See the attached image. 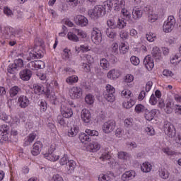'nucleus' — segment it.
Here are the masks:
<instances>
[{
  "instance_id": "obj_45",
  "label": "nucleus",
  "mask_w": 181,
  "mask_h": 181,
  "mask_svg": "<svg viewBox=\"0 0 181 181\" xmlns=\"http://www.w3.org/2000/svg\"><path fill=\"white\" fill-rule=\"evenodd\" d=\"M135 105V100L130 99L129 101L124 102L123 107L127 110H129V108H132Z\"/></svg>"
},
{
  "instance_id": "obj_61",
  "label": "nucleus",
  "mask_w": 181,
  "mask_h": 181,
  "mask_svg": "<svg viewBox=\"0 0 181 181\" xmlns=\"http://www.w3.org/2000/svg\"><path fill=\"white\" fill-rule=\"evenodd\" d=\"M40 110L42 112H45L47 110V103H46L45 100H42L40 102Z\"/></svg>"
},
{
  "instance_id": "obj_42",
  "label": "nucleus",
  "mask_w": 181,
  "mask_h": 181,
  "mask_svg": "<svg viewBox=\"0 0 181 181\" xmlns=\"http://www.w3.org/2000/svg\"><path fill=\"white\" fill-rule=\"evenodd\" d=\"M121 13L123 15L124 19L126 21H132L131 18V12H129V11H128L127 8H122Z\"/></svg>"
},
{
  "instance_id": "obj_58",
  "label": "nucleus",
  "mask_w": 181,
  "mask_h": 181,
  "mask_svg": "<svg viewBox=\"0 0 181 181\" xmlns=\"http://www.w3.org/2000/svg\"><path fill=\"white\" fill-rule=\"evenodd\" d=\"M131 95H132V93L129 90L125 89L122 91V97H125V98H130Z\"/></svg>"
},
{
  "instance_id": "obj_59",
  "label": "nucleus",
  "mask_w": 181,
  "mask_h": 181,
  "mask_svg": "<svg viewBox=\"0 0 181 181\" xmlns=\"http://www.w3.org/2000/svg\"><path fill=\"white\" fill-rule=\"evenodd\" d=\"M130 62L132 64H134V66H138V64H139V63H140L139 58H138L137 57H135V56H132L130 58Z\"/></svg>"
},
{
  "instance_id": "obj_22",
  "label": "nucleus",
  "mask_w": 181,
  "mask_h": 181,
  "mask_svg": "<svg viewBox=\"0 0 181 181\" xmlns=\"http://www.w3.org/2000/svg\"><path fill=\"white\" fill-rule=\"evenodd\" d=\"M100 6H103L102 9L105 11V13L107 14L111 11V8L114 6V3H112V0H107L105 1Z\"/></svg>"
},
{
  "instance_id": "obj_62",
  "label": "nucleus",
  "mask_w": 181,
  "mask_h": 181,
  "mask_svg": "<svg viewBox=\"0 0 181 181\" xmlns=\"http://www.w3.org/2000/svg\"><path fill=\"white\" fill-rule=\"evenodd\" d=\"M128 156H129V155L124 151H120L118 154L119 159H128Z\"/></svg>"
},
{
  "instance_id": "obj_30",
  "label": "nucleus",
  "mask_w": 181,
  "mask_h": 181,
  "mask_svg": "<svg viewBox=\"0 0 181 181\" xmlns=\"http://www.w3.org/2000/svg\"><path fill=\"white\" fill-rule=\"evenodd\" d=\"M79 139L82 144L85 145H88L91 141V139L88 134H86V133H81L79 135Z\"/></svg>"
},
{
  "instance_id": "obj_26",
  "label": "nucleus",
  "mask_w": 181,
  "mask_h": 181,
  "mask_svg": "<svg viewBox=\"0 0 181 181\" xmlns=\"http://www.w3.org/2000/svg\"><path fill=\"white\" fill-rule=\"evenodd\" d=\"M45 94L52 103V104L56 105V100L57 98H56V95L54 94V93H52L49 89H47L46 92H45Z\"/></svg>"
},
{
  "instance_id": "obj_24",
  "label": "nucleus",
  "mask_w": 181,
  "mask_h": 181,
  "mask_svg": "<svg viewBox=\"0 0 181 181\" xmlns=\"http://www.w3.org/2000/svg\"><path fill=\"white\" fill-rule=\"evenodd\" d=\"M18 103L21 108H26L29 105V98L25 95H21L18 98Z\"/></svg>"
},
{
  "instance_id": "obj_34",
  "label": "nucleus",
  "mask_w": 181,
  "mask_h": 181,
  "mask_svg": "<svg viewBox=\"0 0 181 181\" xmlns=\"http://www.w3.org/2000/svg\"><path fill=\"white\" fill-rule=\"evenodd\" d=\"M88 146L92 152H97V151H100V148H101V145L95 141L89 143Z\"/></svg>"
},
{
  "instance_id": "obj_60",
  "label": "nucleus",
  "mask_w": 181,
  "mask_h": 181,
  "mask_svg": "<svg viewBox=\"0 0 181 181\" xmlns=\"http://www.w3.org/2000/svg\"><path fill=\"white\" fill-rule=\"evenodd\" d=\"M84 60H86L89 64H92V63H94V58L90 54H85Z\"/></svg>"
},
{
  "instance_id": "obj_14",
  "label": "nucleus",
  "mask_w": 181,
  "mask_h": 181,
  "mask_svg": "<svg viewBox=\"0 0 181 181\" xmlns=\"http://www.w3.org/2000/svg\"><path fill=\"white\" fill-rule=\"evenodd\" d=\"M69 95L72 99L81 98L83 95V89L80 87L74 86L69 90Z\"/></svg>"
},
{
  "instance_id": "obj_53",
  "label": "nucleus",
  "mask_w": 181,
  "mask_h": 181,
  "mask_svg": "<svg viewBox=\"0 0 181 181\" xmlns=\"http://www.w3.org/2000/svg\"><path fill=\"white\" fill-rule=\"evenodd\" d=\"M86 133L89 136H98V132L97 130H91V129H87L86 130Z\"/></svg>"
},
{
  "instance_id": "obj_6",
  "label": "nucleus",
  "mask_w": 181,
  "mask_h": 181,
  "mask_svg": "<svg viewBox=\"0 0 181 181\" xmlns=\"http://www.w3.org/2000/svg\"><path fill=\"white\" fill-rule=\"evenodd\" d=\"M115 88L111 85L106 86V90L105 91V98L109 103H114L115 101Z\"/></svg>"
},
{
  "instance_id": "obj_17",
  "label": "nucleus",
  "mask_w": 181,
  "mask_h": 181,
  "mask_svg": "<svg viewBox=\"0 0 181 181\" xmlns=\"http://www.w3.org/2000/svg\"><path fill=\"white\" fill-rule=\"evenodd\" d=\"M81 119L85 124H88L91 121V113L87 109H83L81 112Z\"/></svg>"
},
{
  "instance_id": "obj_43",
  "label": "nucleus",
  "mask_w": 181,
  "mask_h": 181,
  "mask_svg": "<svg viewBox=\"0 0 181 181\" xmlns=\"http://www.w3.org/2000/svg\"><path fill=\"white\" fill-rule=\"evenodd\" d=\"M159 176L161 179H168L169 177V173L165 168H161L158 170Z\"/></svg>"
},
{
  "instance_id": "obj_25",
  "label": "nucleus",
  "mask_w": 181,
  "mask_h": 181,
  "mask_svg": "<svg viewBox=\"0 0 181 181\" xmlns=\"http://www.w3.org/2000/svg\"><path fill=\"white\" fill-rule=\"evenodd\" d=\"M9 95L11 98H13L14 97H16L17 95H19L21 93H22V89L19 86H13L11 87L9 90Z\"/></svg>"
},
{
  "instance_id": "obj_48",
  "label": "nucleus",
  "mask_w": 181,
  "mask_h": 181,
  "mask_svg": "<svg viewBox=\"0 0 181 181\" xmlns=\"http://www.w3.org/2000/svg\"><path fill=\"white\" fill-rule=\"evenodd\" d=\"M119 50L121 54H125V53L128 52V46H127L125 43L122 42L119 47Z\"/></svg>"
},
{
  "instance_id": "obj_20",
  "label": "nucleus",
  "mask_w": 181,
  "mask_h": 181,
  "mask_svg": "<svg viewBox=\"0 0 181 181\" xmlns=\"http://www.w3.org/2000/svg\"><path fill=\"white\" fill-rule=\"evenodd\" d=\"M43 146V144L40 141H36L33 144V148L31 150V153L33 155V156H37L39 153L42 151V148Z\"/></svg>"
},
{
  "instance_id": "obj_52",
  "label": "nucleus",
  "mask_w": 181,
  "mask_h": 181,
  "mask_svg": "<svg viewBox=\"0 0 181 181\" xmlns=\"http://www.w3.org/2000/svg\"><path fill=\"white\" fill-rule=\"evenodd\" d=\"M146 36L148 42H155V40L156 39V35L153 33H149L148 34H146Z\"/></svg>"
},
{
  "instance_id": "obj_8",
  "label": "nucleus",
  "mask_w": 181,
  "mask_h": 181,
  "mask_svg": "<svg viewBox=\"0 0 181 181\" xmlns=\"http://www.w3.org/2000/svg\"><path fill=\"white\" fill-rule=\"evenodd\" d=\"M164 132L169 138H175L176 136V128L170 122L164 124Z\"/></svg>"
},
{
  "instance_id": "obj_32",
  "label": "nucleus",
  "mask_w": 181,
  "mask_h": 181,
  "mask_svg": "<svg viewBox=\"0 0 181 181\" xmlns=\"http://www.w3.org/2000/svg\"><path fill=\"white\" fill-rule=\"evenodd\" d=\"M119 77V72L117 69H112L107 73V78L110 80H116Z\"/></svg>"
},
{
  "instance_id": "obj_49",
  "label": "nucleus",
  "mask_w": 181,
  "mask_h": 181,
  "mask_svg": "<svg viewBox=\"0 0 181 181\" xmlns=\"http://www.w3.org/2000/svg\"><path fill=\"white\" fill-rule=\"evenodd\" d=\"M67 37H68V39L69 40H71L72 42H78L80 40L78 39V37L73 33H68Z\"/></svg>"
},
{
  "instance_id": "obj_23",
  "label": "nucleus",
  "mask_w": 181,
  "mask_h": 181,
  "mask_svg": "<svg viewBox=\"0 0 181 181\" xmlns=\"http://www.w3.org/2000/svg\"><path fill=\"white\" fill-rule=\"evenodd\" d=\"M151 54L153 57L155 59L156 62H160L162 60V53L160 52V49L158 47H154L152 49Z\"/></svg>"
},
{
  "instance_id": "obj_55",
  "label": "nucleus",
  "mask_w": 181,
  "mask_h": 181,
  "mask_svg": "<svg viewBox=\"0 0 181 181\" xmlns=\"http://www.w3.org/2000/svg\"><path fill=\"white\" fill-rule=\"evenodd\" d=\"M99 181H110L111 180V177L108 176V175L100 174L98 177Z\"/></svg>"
},
{
  "instance_id": "obj_56",
  "label": "nucleus",
  "mask_w": 181,
  "mask_h": 181,
  "mask_svg": "<svg viewBox=\"0 0 181 181\" xmlns=\"http://www.w3.org/2000/svg\"><path fill=\"white\" fill-rule=\"evenodd\" d=\"M149 15H148V22H151L153 23L155 22L156 21H158V15H156V13H148Z\"/></svg>"
},
{
  "instance_id": "obj_11",
  "label": "nucleus",
  "mask_w": 181,
  "mask_h": 181,
  "mask_svg": "<svg viewBox=\"0 0 181 181\" xmlns=\"http://www.w3.org/2000/svg\"><path fill=\"white\" fill-rule=\"evenodd\" d=\"M90 13L91 16H94V18H96V19L100 16H104V15H106L103 9V6L101 5L95 6L93 10L90 11Z\"/></svg>"
},
{
  "instance_id": "obj_19",
  "label": "nucleus",
  "mask_w": 181,
  "mask_h": 181,
  "mask_svg": "<svg viewBox=\"0 0 181 181\" xmlns=\"http://www.w3.org/2000/svg\"><path fill=\"white\" fill-rule=\"evenodd\" d=\"M32 78V71L25 69L20 72V78L23 80V81H29Z\"/></svg>"
},
{
  "instance_id": "obj_37",
  "label": "nucleus",
  "mask_w": 181,
  "mask_h": 181,
  "mask_svg": "<svg viewBox=\"0 0 181 181\" xmlns=\"http://www.w3.org/2000/svg\"><path fill=\"white\" fill-rule=\"evenodd\" d=\"M36 139V134L32 133L30 134L29 136L25 139V142H24V146H28L33 141Z\"/></svg>"
},
{
  "instance_id": "obj_54",
  "label": "nucleus",
  "mask_w": 181,
  "mask_h": 181,
  "mask_svg": "<svg viewBox=\"0 0 181 181\" xmlns=\"http://www.w3.org/2000/svg\"><path fill=\"white\" fill-rule=\"evenodd\" d=\"M119 37L121 39H123V40H127L129 37V34L127 30H123L119 33Z\"/></svg>"
},
{
  "instance_id": "obj_64",
  "label": "nucleus",
  "mask_w": 181,
  "mask_h": 181,
  "mask_svg": "<svg viewBox=\"0 0 181 181\" xmlns=\"http://www.w3.org/2000/svg\"><path fill=\"white\" fill-rule=\"evenodd\" d=\"M51 181H63V177L60 175H54Z\"/></svg>"
},
{
  "instance_id": "obj_35",
  "label": "nucleus",
  "mask_w": 181,
  "mask_h": 181,
  "mask_svg": "<svg viewBox=\"0 0 181 181\" xmlns=\"http://www.w3.org/2000/svg\"><path fill=\"white\" fill-rule=\"evenodd\" d=\"M68 5L71 6V8H76L77 5H81L84 4V0H66Z\"/></svg>"
},
{
  "instance_id": "obj_12",
  "label": "nucleus",
  "mask_w": 181,
  "mask_h": 181,
  "mask_svg": "<svg viewBox=\"0 0 181 181\" xmlns=\"http://www.w3.org/2000/svg\"><path fill=\"white\" fill-rule=\"evenodd\" d=\"M27 67L30 70H39V69H45V64L43 61H32L28 64Z\"/></svg>"
},
{
  "instance_id": "obj_3",
  "label": "nucleus",
  "mask_w": 181,
  "mask_h": 181,
  "mask_svg": "<svg viewBox=\"0 0 181 181\" xmlns=\"http://www.w3.org/2000/svg\"><path fill=\"white\" fill-rule=\"evenodd\" d=\"M175 25H176V18L173 16H168L166 21L164 22L163 25V31L165 33H169L172 30H173V28H175Z\"/></svg>"
},
{
  "instance_id": "obj_13",
  "label": "nucleus",
  "mask_w": 181,
  "mask_h": 181,
  "mask_svg": "<svg viewBox=\"0 0 181 181\" xmlns=\"http://www.w3.org/2000/svg\"><path fill=\"white\" fill-rule=\"evenodd\" d=\"M146 11H149V8L148 7L134 8L132 11L133 19L136 21L137 19L142 18V15H144V12H146Z\"/></svg>"
},
{
  "instance_id": "obj_44",
  "label": "nucleus",
  "mask_w": 181,
  "mask_h": 181,
  "mask_svg": "<svg viewBox=\"0 0 181 181\" xmlns=\"http://www.w3.org/2000/svg\"><path fill=\"white\" fill-rule=\"evenodd\" d=\"M100 65L103 69V70H107V69L110 68V63H108V61L105 58L100 59Z\"/></svg>"
},
{
  "instance_id": "obj_2",
  "label": "nucleus",
  "mask_w": 181,
  "mask_h": 181,
  "mask_svg": "<svg viewBox=\"0 0 181 181\" xmlns=\"http://www.w3.org/2000/svg\"><path fill=\"white\" fill-rule=\"evenodd\" d=\"M107 25L112 30L124 29L127 26V23L121 19H118L117 22L114 19H110L107 21Z\"/></svg>"
},
{
  "instance_id": "obj_63",
  "label": "nucleus",
  "mask_w": 181,
  "mask_h": 181,
  "mask_svg": "<svg viewBox=\"0 0 181 181\" xmlns=\"http://www.w3.org/2000/svg\"><path fill=\"white\" fill-rule=\"evenodd\" d=\"M107 59L109 62H110V63H112L113 64L115 63H117V57L112 54L107 55Z\"/></svg>"
},
{
  "instance_id": "obj_33",
  "label": "nucleus",
  "mask_w": 181,
  "mask_h": 181,
  "mask_svg": "<svg viewBox=\"0 0 181 181\" xmlns=\"http://www.w3.org/2000/svg\"><path fill=\"white\" fill-rule=\"evenodd\" d=\"M134 111L136 114L146 113L148 112V107H145L142 104H138L136 105Z\"/></svg>"
},
{
  "instance_id": "obj_57",
  "label": "nucleus",
  "mask_w": 181,
  "mask_h": 181,
  "mask_svg": "<svg viewBox=\"0 0 181 181\" xmlns=\"http://www.w3.org/2000/svg\"><path fill=\"white\" fill-rule=\"evenodd\" d=\"M163 74L165 76V77H172V78H175V74L168 69H165L163 71Z\"/></svg>"
},
{
  "instance_id": "obj_46",
  "label": "nucleus",
  "mask_w": 181,
  "mask_h": 181,
  "mask_svg": "<svg viewBox=\"0 0 181 181\" xmlns=\"http://www.w3.org/2000/svg\"><path fill=\"white\" fill-rule=\"evenodd\" d=\"M105 33H106L107 37H110V39H114V37H115L117 36V33H115L111 28H107L105 30Z\"/></svg>"
},
{
  "instance_id": "obj_9",
  "label": "nucleus",
  "mask_w": 181,
  "mask_h": 181,
  "mask_svg": "<svg viewBox=\"0 0 181 181\" xmlns=\"http://www.w3.org/2000/svg\"><path fill=\"white\" fill-rule=\"evenodd\" d=\"M117 124L115 120H108L103 125V131L105 134H111L115 129Z\"/></svg>"
},
{
  "instance_id": "obj_16",
  "label": "nucleus",
  "mask_w": 181,
  "mask_h": 181,
  "mask_svg": "<svg viewBox=\"0 0 181 181\" xmlns=\"http://www.w3.org/2000/svg\"><path fill=\"white\" fill-rule=\"evenodd\" d=\"M43 57V54H42L41 51H37L36 49H31L28 52V56L27 57V60H35V59H42Z\"/></svg>"
},
{
  "instance_id": "obj_21",
  "label": "nucleus",
  "mask_w": 181,
  "mask_h": 181,
  "mask_svg": "<svg viewBox=\"0 0 181 181\" xmlns=\"http://www.w3.org/2000/svg\"><path fill=\"white\" fill-rule=\"evenodd\" d=\"M75 22L76 25L82 27L87 26L88 25V19H87V18H86L84 16L81 15H78L76 16Z\"/></svg>"
},
{
  "instance_id": "obj_18",
  "label": "nucleus",
  "mask_w": 181,
  "mask_h": 181,
  "mask_svg": "<svg viewBox=\"0 0 181 181\" xmlns=\"http://www.w3.org/2000/svg\"><path fill=\"white\" fill-rule=\"evenodd\" d=\"M145 67L147 69V70H152L155 66V62H153V59L151 57L150 55H147L143 62Z\"/></svg>"
},
{
  "instance_id": "obj_7",
  "label": "nucleus",
  "mask_w": 181,
  "mask_h": 181,
  "mask_svg": "<svg viewBox=\"0 0 181 181\" xmlns=\"http://www.w3.org/2000/svg\"><path fill=\"white\" fill-rule=\"evenodd\" d=\"M92 42L95 45H100L103 41V35L101 34V30L97 28H93L91 33Z\"/></svg>"
},
{
  "instance_id": "obj_1",
  "label": "nucleus",
  "mask_w": 181,
  "mask_h": 181,
  "mask_svg": "<svg viewBox=\"0 0 181 181\" xmlns=\"http://www.w3.org/2000/svg\"><path fill=\"white\" fill-rule=\"evenodd\" d=\"M60 165L62 166L65 165L64 171L68 175L74 172V169L76 168V161L73 160H69L67 158V156H64L59 160Z\"/></svg>"
},
{
  "instance_id": "obj_40",
  "label": "nucleus",
  "mask_w": 181,
  "mask_h": 181,
  "mask_svg": "<svg viewBox=\"0 0 181 181\" xmlns=\"http://www.w3.org/2000/svg\"><path fill=\"white\" fill-rule=\"evenodd\" d=\"M115 4V11H121L125 6V1L124 0H116Z\"/></svg>"
},
{
  "instance_id": "obj_5",
  "label": "nucleus",
  "mask_w": 181,
  "mask_h": 181,
  "mask_svg": "<svg viewBox=\"0 0 181 181\" xmlns=\"http://www.w3.org/2000/svg\"><path fill=\"white\" fill-rule=\"evenodd\" d=\"M23 67V60L22 59H15L14 63L10 64L7 69L10 74H15L19 69Z\"/></svg>"
},
{
  "instance_id": "obj_50",
  "label": "nucleus",
  "mask_w": 181,
  "mask_h": 181,
  "mask_svg": "<svg viewBox=\"0 0 181 181\" xmlns=\"http://www.w3.org/2000/svg\"><path fill=\"white\" fill-rule=\"evenodd\" d=\"M0 119L6 122H11V117L6 115V113L0 112Z\"/></svg>"
},
{
  "instance_id": "obj_39",
  "label": "nucleus",
  "mask_w": 181,
  "mask_h": 181,
  "mask_svg": "<svg viewBox=\"0 0 181 181\" xmlns=\"http://www.w3.org/2000/svg\"><path fill=\"white\" fill-rule=\"evenodd\" d=\"M78 127L77 125H74L71 129L68 132V135L73 138V136H76L77 134H78Z\"/></svg>"
},
{
  "instance_id": "obj_38",
  "label": "nucleus",
  "mask_w": 181,
  "mask_h": 181,
  "mask_svg": "<svg viewBox=\"0 0 181 181\" xmlns=\"http://www.w3.org/2000/svg\"><path fill=\"white\" fill-rule=\"evenodd\" d=\"M78 82V76L76 75L69 76L66 78V83H67V84H69V86H73V84H75V83Z\"/></svg>"
},
{
  "instance_id": "obj_36",
  "label": "nucleus",
  "mask_w": 181,
  "mask_h": 181,
  "mask_svg": "<svg viewBox=\"0 0 181 181\" xmlns=\"http://www.w3.org/2000/svg\"><path fill=\"white\" fill-rule=\"evenodd\" d=\"M164 111L166 114H172L173 111V104L170 100H168L164 106Z\"/></svg>"
},
{
  "instance_id": "obj_27",
  "label": "nucleus",
  "mask_w": 181,
  "mask_h": 181,
  "mask_svg": "<svg viewBox=\"0 0 181 181\" xmlns=\"http://www.w3.org/2000/svg\"><path fill=\"white\" fill-rule=\"evenodd\" d=\"M33 89L35 94H37V95H41V94H45V93H46V91H45V87L40 84L34 83Z\"/></svg>"
},
{
  "instance_id": "obj_41",
  "label": "nucleus",
  "mask_w": 181,
  "mask_h": 181,
  "mask_svg": "<svg viewBox=\"0 0 181 181\" xmlns=\"http://www.w3.org/2000/svg\"><path fill=\"white\" fill-rule=\"evenodd\" d=\"M141 169L144 173H148L152 170V165L149 163H144L141 165Z\"/></svg>"
},
{
  "instance_id": "obj_10",
  "label": "nucleus",
  "mask_w": 181,
  "mask_h": 181,
  "mask_svg": "<svg viewBox=\"0 0 181 181\" xmlns=\"http://www.w3.org/2000/svg\"><path fill=\"white\" fill-rule=\"evenodd\" d=\"M61 113L64 118H71L73 116V110L69 107L67 103H64L61 105Z\"/></svg>"
},
{
  "instance_id": "obj_28",
  "label": "nucleus",
  "mask_w": 181,
  "mask_h": 181,
  "mask_svg": "<svg viewBox=\"0 0 181 181\" xmlns=\"http://www.w3.org/2000/svg\"><path fill=\"white\" fill-rule=\"evenodd\" d=\"M135 177V171L131 170V171H127L122 175V180L127 181V180H131Z\"/></svg>"
},
{
  "instance_id": "obj_4",
  "label": "nucleus",
  "mask_w": 181,
  "mask_h": 181,
  "mask_svg": "<svg viewBox=\"0 0 181 181\" xmlns=\"http://www.w3.org/2000/svg\"><path fill=\"white\" fill-rule=\"evenodd\" d=\"M11 133V129L7 124H3L0 126V135L1 138L0 139L1 144L4 142H8L9 141V134Z\"/></svg>"
},
{
  "instance_id": "obj_31",
  "label": "nucleus",
  "mask_w": 181,
  "mask_h": 181,
  "mask_svg": "<svg viewBox=\"0 0 181 181\" xmlns=\"http://www.w3.org/2000/svg\"><path fill=\"white\" fill-rule=\"evenodd\" d=\"M156 109L152 110L151 112L147 109V112H144V117L147 121H152L153 118L156 115Z\"/></svg>"
},
{
  "instance_id": "obj_47",
  "label": "nucleus",
  "mask_w": 181,
  "mask_h": 181,
  "mask_svg": "<svg viewBox=\"0 0 181 181\" xmlns=\"http://www.w3.org/2000/svg\"><path fill=\"white\" fill-rule=\"evenodd\" d=\"M73 32H74V33H76L78 36H81V37H82L83 39H84V37H87V34L82 30L74 28Z\"/></svg>"
},
{
  "instance_id": "obj_15",
  "label": "nucleus",
  "mask_w": 181,
  "mask_h": 181,
  "mask_svg": "<svg viewBox=\"0 0 181 181\" xmlns=\"http://www.w3.org/2000/svg\"><path fill=\"white\" fill-rule=\"evenodd\" d=\"M54 148L51 147L48 150V153L42 152V155H44V157L48 160H50L51 162H56V160H59V156H56V154L53 153L54 152Z\"/></svg>"
},
{
  "instance_id": "obj_51",
  "label": "nucleus",
  "mask_w": 181,
  "mask_h": 181,
  "mask_svg": "<svg viewBox=\"0 0 181 181\" xmlns=\"http://www.w3.org/2000/svg\"><path fill=\"white\" fill-rule=\"evenodd\" d=\"M85 101L86 104L91 105V104H94V97L91 94H88L85 97Z\"/></svg>"
},
{
  "instance_id": "obj_29",
  "label": "nucleus",
  "mask_w": 181,
  "mask_h": 181,
  "mask_svg": "<svg viewBox=\"0 0 181 181\" xmlns=\"http://www.w3.org/2000/svg\"><path fill=\"white\" fill-rule=\"evenodd\" d=\"M90 50H91V47H89L88 44L81 45L80 47H75V52L76 53H80V52H82V53H86L87 52H90Z\"/></svg>"
}]
</instances>
